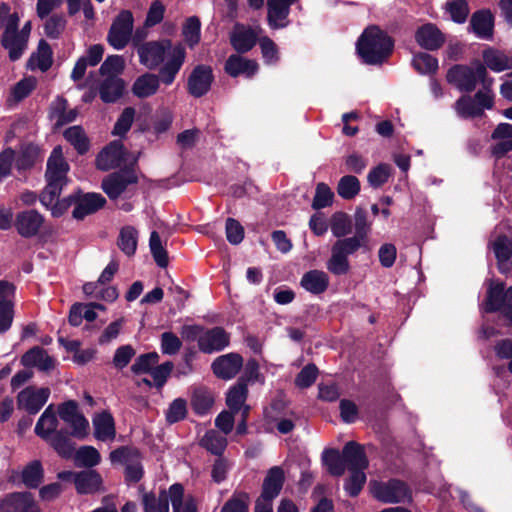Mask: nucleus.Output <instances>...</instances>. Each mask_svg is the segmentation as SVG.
<instances>
[{"instance_id": "nucleus-1", "label": "nucleus", "mask_w": 512, "mask_h": 512, "mask_svg": "<svg viewBox=\"0 0 512 512\" xmlns=\"http://www.w3.org/2000/svg\"><path fill=\"white\" fill-rule=\"evenodd\" d=\"M394 39L376 25L367 27L356 44V51L367 65H381L393 53Z\"/></svg>"}, {"instance_id": "nucleus-2", "label": "nucleus", "mask_w": 512, "mask_h": 512, "mask_svg": "<svg viewBox=\"0 0 512 512\" xmlns=\"http://www.w3.org/2000/svg\"><path fill=\"white\" fill-rule=\"evenodd\" d=\"M20 17L17 12L12 13L5 24L0 39L1 46L8 51L12 62L19 60L27 48L28 38L31 32V22L28 21L19 30Z\"/></svg>"}, {"instance_id": "nucleus-3", "label": "nucleus", "mask_w": 512, "mask_h": 512, "mask_svg": "<svg viewBox=\"0 0 512 512\" xmlns=\"http://www.w3.org/2000/svg\"><path fill=\"white\" fill-rule=\"evenodd\" d=\"M485 76V65L475 60L471 65L455 64L446 74V80L463 93L473 92L478 85V78Z\"/></svg>"}, {"instance_id": "nucleus-4", "label": "nucleus", "mask_w": 512, "mask_h": 512, "mask_svg": "<svg viewBox=\"0 0 512 512\" xmlns=\"http://www.w3.org/2000/svg\"><path fill=\"white\" fill-rule=\"evenodd\" d=\"M482 306L485 313L501 312L512 322V286L505 289L504 282L491 281Z\"/></svg>"}, {"instance_id": "nucleus-5", "label": "nucleus", "mask_w": 512, "mask_h": 512, "mask_svg": "<svg viewBox=\"0 0 512 512\" xmlns=\"http://www.w3.org/2000/svg\"><path fill=\"white\" fill-rule=\"evenodd\" d=\"M467 94L460 96L454 104V109L460 118H478L484 114L485 109L493 108L494 98L492 95L482 91H477L473 97Z\"/></svg>"}, {"instance_id": "nucleus-6", "label": "nucleus", "mask_w": 512, "mask_h": 512, "mask_svg": "<svg viewBox=\"0 0 512 512\" xmlns=\"http://www.w3.org/2000/svg\"><path fill=\"white\" fill-rule=\"evenodd\" d=\"M138 180L134 164H129L107 175L102 180L101 188L110 200H116L129 185L137 184Z\"/></svg>"}, {"instance_id": "nucleus-7", "label": "nucleus", "mask_w": 512, "mask_h": 512, "mask_svg": "<svg viewBox=\"0 0 512 512\" xmlns=\"http://www.w3.org/2000/svg\"><path fill=\"white\" fill-rule=\"evenodd\" d=\"M374 497L383 503H406L412 500V491L408 484L399 479L377 482L372 488Z\"/></svg>"}, {"instance_id": "nucleus-8", "label": "nucleus", "mask_w": 512, "mask_h": 512, "mask_svg": "<svg viewBox=\"0 0 512 512\" xmlns=\"http://www.w3.org/2000/svg\"><path fill=\"white\" fill-rule=\"evenodd\" d=\"M134 18L130 10H122L113 20L107 35L108 43L115 49H124L133 32Z\"/></svg>"}, {"instance_id": "nucleus-9", "label": "nucleus", "mask_w": 512, "mask_h": 512, "mask_svg": "<svg viewBox=\"0 0 512 512\" xmlns=\"http://www.w3.org/2000/svg\"><path fill=\"white\" fill-rule=\"evenodd\" d=\"M173 47L170 39L145 42L137 50L140 63L150 70L156 69Z\"/></svg>"}, {"instance_id": "nucleus-10", "label": "nucleus", "mask_w": 512, "mask_h": 512, "mask_svg": "<svg viewBox=\"0 0 512 512\" xmlns=\"http://www.w3.org/2000/svg\"><path fill=\"white\" fill-rule=\"evenodd\" d=\"M214 73L210 65H196L187 78V93L194 98H201L208 94L214 82Z\"/></svg>"}, {"instance_id": "nucleus-11", "label": "nucleus", "mask_w": 512, "mask_h": 512, "mask_svg": "<svg viewBox=\"0 0 512 512\" xmlns=\"http://www.w3.org/2000/svg\"><path fill=\"white\" fill-rule=\"evenodd\" d=\"M58 415L61 420L71 426L73 437L83 439L87 436L89 422L79 412V406L75 400L61 403L58 406Z\"/></svg>"}, {"instance_id": "nucleus-12", "label": "nucleus", "mask_w": 512, "mask_h": 512, "mask_svg": "<svg viewBox=\"0 0 512 512\" xmlns=\"http://www.w3.org/2000/svg\"><path fill=\"white\" fill-rule=\"evenodd\" d=\"M45 222V217L36 209H27L16 213L13 226L17 233L26 239L37 236Z\"/></svg>"}, {"instance_id": "nucleus-13", "label": "nucleus", "mask_w": 512, "mask_h": 512, "mask_svg": "<svg viewBox=\"0 0 512 512\" xmlns=\"http://www.w3.org/2000/svg\"><path fill=\"white\" fill-rule=\"evenodd\" d=\"M50 393L48 387L35 389L33 386H28L17 395L18 409H23L30 415H35L46 404Z\"/></svg>"}, {"instance_id": "nucleus-14", "label": "nucleus", "mask_w": 512, "mask_h": 512, "mask_svg": "<svg viewBox=\"0 0 512 512\" xmlns=\"http://www.w3.org/2000/svg\"><path fill=\"white\" fill-rule=\"evenodd\" d=\"M106 203L105 197L100 193H85L81 189H77L76 207H74L72 211V217L76 220H83L86 216L102 209Z\"/></svg>"}, {"instance_id": "nucleus-15", "label": "nucleus", "mask_w": 512, "mask_h": 512, "mask_svg": "<svg viewBox=\"0 0 512 512\" xmlns=\"http://www.w3.org/2000/svg\"><path fill=\"white\" fill-rule=\"evenodd\" d=\"M0 512H41L31 492H12L0 502Z\"/></svg>"}, {"instance_id": "nucleus-16", "label": "nucleus", "mask_w": 512, "mask_h": 512, "mask_svg": "<svg viewBox=\"0 0 512 512\" xmlns=\"http://www.w3.org/2000/svg\"><path fill=\"white\" fill-rule=\"evenodd\" d=\"M414 39L426 51H437L446 42L445 34L431 22L420 25L414 33Z\"/></svg>"}, {"instance_id": "nucleus-17", "label": "nucleus", "mask_w": 512, "mask_h": 512, "mask_svg": "<svg viewBox=\"0 0 512 512\" xmlns=\"http://www.w3.org/2000/svg\"><path fill=\"white\" fill-rule=\"evenodd\" d=\"M230 344V334L221 326L205 328L199 339V350L206 354L224 350Z\"/></svg>"}, {"instance_id": "nucleus-18", "label": "nucleus", "mask_w": 512, "mask_h": 512, "mask_svg": "<svg viewBox=\"0 0 512 512\" xmlns=\"http://www.w3.org/2000/svg\"><path fill=\"white\" fill-rule=\"evenodd\" d=\"M69 171L70 165L64 158L62 147L60 145L55 146L47 159L45 180L67 184Z\"/></svg>"}, {"instance_id": "nucleus-19", "label": "nucleus", "mask_w": 512, "mask_h": 512, "mask_svg": "<svg viewBox=\"0 0 512 512\" xmlns=\"http://www.w3.org/2000/svg\"><path fill=\"white\" fill-rule=\"evenodd\" d=\"M185 58L186 51L184 46L180 43L175 45L169 54L168 61L159 69V74L157 75L159 83L162 82L167 86L171 85L183 66Z\"/></svg>"}, {"instance_id": "nucleus-20", "label": "nucleus", "mask_w": 512, "mask_h": 512, "mask_svg": "<svg viewBox=\"0 0 512 512\" xmlns=\"http://www.w3.org/2000/svg\"><path fill=\"white\" fill-rule=\"evenodd\" d=\"M243 366V357L235 352L217 357L211 365L214 375L223 380L234 378Z\"/></svg>"}, {"instance_id": "nucleus-21", "label": "nucleus", "mask_w": 512, "mask_h": 512, "mask_svg": "<svg viewBox=\"0 0 512 512\" xmlns=\"http://www.w3.org/2000/svg\"><path fill=\"white\" fill-rule=\"evenodd\" d=\"M126 149L119 140L110 142L97 156V166L99 169L107 171L109 169L120 167L125 161Z\"/></svg>"}, {"instance_id": "nucleus-22", "label": "nucleus", "mask_w": 512, "mask_h": 512, "mask_svg": "<svg viewBox=\"0 0 512 512\" xmlns=\"http://www.w3.org/2000/svg\"><path fill=\"white\" fill-rule=\"evenodd\" d=\"M258 40L257 33L250 26L237 23L230 34V44L237 54H245L253 49Z\"/></svg>"}, {"instance_id": "nucleus-23", "label": "nucleus", "mask_w": 512, "mask_h": 512, "mask_svg": "<svg viewBox=\"0 0 512 512\" xmlns=\"http://www.w3.org/2000/svg\"><path fill=\"white\" fill-rule=\"evenodd\" d=\"M259 65L255 60L247 59L241 54L230 55L224 64V71L232 78L244 75L246 78H252L258 71Z\"/></svg>"}, {"instance_id": "nucleus-24", "label": "nucleus", "mask_w": 512, "mask_h": 512, "mask_svg": "<svg viewBox=\"0 0 512 512\" xmlns=\"http://www.w3.org/2000/svg\"><path fill=\"white\" fill-rule=\"evenodd\" d=\"M125 81L116 75H108L100 82L98 92L103 103L117 102L124 95Z\"/></svg>"}, {"instance_id": "nucleus-25", "label": "nucleus", "mask_w": 512, "mask_h": 512, "mask_svg": "<svg viewBox=\"0 0 512 512\" xmlns=\"http://www.w3.org/2000/svg\"><path fill=\"white\" fill-rule=\"evenodd\" d=\"M103 479L100 473L94 469H85L77 472L75 489L79 495H90L102 489Z\"/></svg>"}, {"instance_id": "nucleus-26", "label": "nucleus", "mask_w": 512, "mask_h": 512, "mask_svg": "<svg viewBox=\"0 0 512 512\" xmlns=\"http://www.w3.org/2000/svg\"><path fill=\"white\" fill-rule=\"evenodd\" d=\"M284 482L285 475L283 469L279 466L270 468L263 480L262 492L259 498L272 501L280 494Z\"/></svg>"}, {"instance_id": "nucleus-27", "label": "nucleus", "mask_w": 512, "mask_h": 512, "mask_svg": "<svg viewBox=\"0 0 512 512\" xmlns=\"http://www.w3.org/2000/svg\"><path fill=\"white\" fill-rule=\"evenodd\" d=\"M470 27L481 39H491L494 32V15L489 9L475 11L470 18Z\"/></svg>"}, {"instance_id": "nucleus-28", "label": "nucleus", "mask_w": 512, "mask_h": 512, "mask_svg": "<svg viewBox=\"0 0 512 512\" xmlns=\"http://www.w3.org/2000/svg\"><path fill=\"white\" fill-rule=\"evenodd\" d=\"M346 467L349 470L367 469L369 460L364 446L356 441H348L342 448Z\"/></svg>"}, {"instance_id": "nucleus-29", "label": "nucleus", "mask_w": 512, "mask_h": 512, "mask_svg": "<svg viewBox=\"0 0 512 512\" xmlns=\"http://www.w3.org/2000/svg\"><path fill=\"white\" fill-rule=\"evenodd\" d=\"M72 431L69 432L66 428H61L58 432L51 435V438L45 439L55 452L64 459H69L75 452V442L71 438Z\"/></svg>"}, {"instance_id": "nucleus-30", "label": "nucleus", "mask_w": 512, "mask_h": 512, "mask_svg": "<svg viewBox=\"0 0 512 512\" xmlns=\"http://www.w3.org/2000/svg\"><path fill=\"white\" fill-rule=\"evenodd\" d=\"M300 285L307 292L320 295L324 293L329 286V276L321 270L313 269L303 274Z\"/></svg>"}, {"instance_id": "nucleus-31", "label": "nucleus", "mask_w": 512, "mask_h": 512, "mask_svg": "<svg viewBox=\"0 0 512 512\" xmlns=\"http://www.w3.org/2000/svg\"><path fill=\"white\" fill-rule=\"evenodd\" d=\"M491 137L492 139H502V141L492 146V155L494 157L500 159L508 152L512 151V124H498L492 132Z\"/></svg>"}, {"instance_id": "nucleus-32", "label": "nucleus", "mask_w": 512, "mask_h": 512, "mask_svg": "<svg viewBox=\"0 0 512 512\" xmlns=\"http://www.w3.org/2000/svg\"><path fill=\"white\" fill-rule=\"evenodd\" d=\"M483 64L486 70L493 72H502L512 69V57L507 56L503 51L493 47H487L482 51Z\"/></svg>"}, {"instance_id": "nucleus-33", "label": "nucleus", "mask_w": 512, "mask_h": 512, "mask_svg": "<svg viewBox=\"0 0 512 512\" xmlns=\"http://www.w3.org/2000/svg\"><path fill=\"white\" fill-rule=\"evenodd\" d=\"M291 6L267 0V22L271 29H283L289 25Z\"/></svg>"}, {"instance_id": "nucleus-34", "label": "nucleus", "mask_w": 512, "mask_h": 512, "mask_svg": "<svg viewBox=\"0 0 512 512\" xmlns=\"http://www.w3.org/2000/svg\"><path fill=\"white\" fill-rule=\"evenodd\" d=\"M159 86V77L156 74L145 73L134 81L132 93L140 99H145L156 94Z\"/></svg>"}, {"instance_id": "nucleus-35", "label": "nucleus", "mask_w": 512, "mask_h": 512, "mask_svg": "<svg viewBox=\"0 0 512 512\" xmlns=\"http://www.w3.org/2000/svg\"><path fill=\"white\" fill-rule=\"evenodd\" d=\"M94 436L100 441L114 439L116 435L115 421L112 414L108 411L99 413L93 419Z\"/></svg>"}, {"instance_id": "nucleus-36", "label": "nucleus", "mask_w": 512, "mask_h": 512, "mask_svg": "<svg viewBox=\"0 0 512 512\" xmlns=\"http://www.w3.org/2000/svg\"><path fill=\"white\" fill-rule=\"evenodd\" d=\"M58 419L53 410V405H49L38 419L34 432L41 439H49L51 435L58 432Z\"/></svg>"}, {"instance_id": "nucleus-37", "label": "nucleus", "mask_w": 512, "mask_h": 512, "mask_svg": "<svg viewBox=\"0 0 512 512\" xmlns=\"http://www.w3.org/2000/svg\"><path fill=\"white\" fill-rule=\"evenodd\" d=\"M491 245L499 271L506 272L504 266L512 257V239L506 234H500L496 236Z\"/></svg>"}, {"instance_id": "nucleus-38", "label": "nucleus", "mask_w": 512, "mask_h": 512, "mask_svg": "<svg viewBox=\"0 0 512 512\" xmlns=\"http://www.w3.org/2000/svg\"><path fill=\"white\" fill-rule=\"evenodd\" d=\"M63 137L79 155H85L90 149V140L84 128L80 125L68 127L63 132Z\"/></svg>"}, {"instance_id": "nucleus-39", "label": "nucleus", "mask_w": 512, "mask_h": 512, "mask_svg": "<svg viewBox=\"0 0 512 512\" xmlns=\"http://www.w3.org/2000/svg\"><path fill=\"white\" fill-rule=\"evenodd\" d=\"M322 463L328 473L334 477L342 476L347 468L342 451L340 452L335 448H329L323 451Z\"/></svg>"}, {"instance_id": "nucleus-40", "label": "nucleus", "mask_w": 512, "mask_h": 512, "mask_svg": "<svg viewBox=\"0 0 512 512\" xmlns=\"http://www.w3.org/2000/svg\"><path fill=\"white\" fill-rule=\"evenodd\" d=\"M44 468L40 460H33L23 468L21 480L29 489L38 488L44 480Z\"/></svg>"}, {"instance_id": "nucleus-41", "label": "nucleus", "mask_w": 512, "mask_h": 512, "mask_svg": "<svg viewBox=\"0 0 512 512\" xmlns=\"http://www.w3.org/2000/svg\"><path fill=\"white\" fill-rule=\"evenodd\" d=\"M191 407L200 416L207 414L214 404L212 392L206 387H198L193 390L191 396Z\"/></svg>"}, {"instance_id": "nucleus-42", "label": "nucleus", "mask_w": 512, "mask_h": 512, "mask_svg": "<svg viewBox=\"0 0 512 512\" xmlns=\"http://www.w3.org/2000/svg\"><path fill=\"white\" fill-rule=\"evenodd\" d=\"M411 65L421 75L433 76L439 69L438 59L427 52L415 53Z\"/></svg>"}, {"instance_id": "nucleus-43", "label": "nucleus", "mask_w": 512, "mask_h": 512, "mask_svg": "<svg viewBox=\"0 0 512 512\" xmlns=\"http://www.w3.org/2000/svg\"><path fill=\"white\" fill-rule=\"evenodd\" d=\"M40 156V148L34 143L21 146L18 156H15V165L18 171H27L33 168Z\"/></svg>"}, {"instance_id": "nucleus-44", "label": "nucleus", "mask_w": 512, "mask_h": 512, "mask_svg": "<svg viewBox=\"0 0 512 512\" xmlns=\"http://www.w3.org/2000/svg\"><path fill=\"white\" fill-rule=\"evenodd\" d=\"M138 244V231L133 226H124L119 233L117 245L128 257L136 253Z\"/></svg>"}, {"instance_id": "nucleus-45", "label": "nucleus", "mask_w": 512, "mask_h": 512, "mask_svg": "<svg viewBox=\"0 0 512 512\" xmlns=\"http://www.w3.org/2000/svg\"><path fill=\"white\" fill-rule=\"evenodd\" d=\"M248 396V387L242 381H237L227 392L226 405L232 412L241 411Z\"/></svg>"}, {"instance_id": "nucleus-46", "label": "nucleus", "mask_w": 512, "mask_h": 512, "mask_svg": "<svg viewBox=\"0 0 512 512\" xmlns=\"http://www.w3.org/2000/svg\"><path fill=\"white\" fill-rule=\"evenodd\" d=\"M141 452L134 446H120L110 452V461L115 464L119 463L122 465L133 464L141 460Z\"/></svg>"}, {"instance_id": "nucleus-47", "label": "nucleus", "mask_w": 512, "mask_h": 512, "mask_svg": "<svg viewBox=\"0 0 512 512\" xmlns=\"http://www.w3.org/2000/svg\"><path fill=\"white\" fill-rule=\"evenodd\" d=\"M34 59H37V66L42 72H46L51 68L53 64V51L46 40L41 39L39 41L37 51L30 56L28 64L30 65Z\"/></svg>"}, {"instance_id": "nucleus-48", "label": "nucleus", "mask_w": 512, "mask_h": 512, "mask_svg": "<svg viewBox=\"0 0 512 512\" xmlns=\"http://www.w3.org/2000/svg\"><path fill=\"white\" fill-rule=\"evenodd\" d=\"M200 444L211 454L222 457L227 447V439L216 431L210 430L205 433Z\"/></svg>"}, {"instance_id": "nucleus-49", "label": "nucleus", "mask_w": 512, "mask_h": 512, "mask_svg": "<svg viewBox=\"0 0 512 512\" xmlns=\"http://www.w3.org/2000/svg\"><path fill=\"white\" fill-rule=\"evenodd\" d=\"M75 460L79 467L92 469L101 461V455L93 446H82L75 453Z\"/></svg>"}, {"instance_id": "nucleus-50", "label": "nucleus", "mask_w": 512, "mask_h": 512, "mask_svg": "<svg viewBox=\"0 0 512 512\" xmlns=\"http://www.w3.org/2000/svg\"><path fill=\"white\" fill-rule=\"evenodd\" d=\"M360 181L356 176L345 175L340 178L337 193L345 200L353 199L360 192Z\"/></svg>"}, {"instance_id": "nucleus-51", "label": "nucleus", "mask_w": 512, "mask_h": 512, "mask_svg": "<svg viewBox=\"0 0 512 512\" xmlns=\"http://www.w3.org/2000/svg\"><path fill=\"white\" fill-rule=\"evenodd\" d=\"M150 251L154 261L160 268H166L169 264V257L166 249L161 243L160 235L157 231H152L149 239Z\"/></svg>"}, {"instance_id": "nucleus-52", "label": "nucleus", "mask_w": 512, "mask_h": 512, "mask_svg": "<svg viewBox=\"0 0 512 512\" xmlns=\"http://www.w3.org/2000/svg\"><path fill=\"white\" fill-rule=\"evenodd\" d=\"M159 361L157 352H148L139 355L131 365V372L135 375L149 374L155 364Z\"/></svg>"}, {"instance_id": "nucleus-53", "label": "nucleus", "mask_w": 512, "mask_h": 512, "mask_svg": "<svg viewBox=\"0 0 512 512\" xmlns=\"http://www.w3.org/2000/svg\"><path fill=\"white\" fill-rule=\"evenodd\" d=\"M365 469L349 470L350 476L344 483V489L350 497H357L366 483Z\"/></svg>"}, {"instance_id": "nucleus-54", "label": "nucleus", "mask_w": 512, "mask_h": 512, "mask_svg": "<svg viewBox=\"0 0 512 512\" xmlns=\"http://www.w3.org/2000/svg\"><path fill=\"white\" fill-rule=\"evenodd\" d=\"M327 269L330 273L336 276L347 274L350 270L348 257L340 253L332 246L331 257L327 261Z\"/></svg>"}, {"instance_id": "nucleus-55", "label": "nucleus", "mask_w": 512, "mask_h": 512, "mask_svg": "<svg viewBox=\"0 0 512 512\" xmlns=\"http://www.w3.org/2000/svg\"><path fill=\"white\" fill-rule=\"evenodd\" d=\"M183 36L187 45L193 48L200 41L201 22L197 16H191L186 19L183 26Z\"/></svg>"}, {"instance_id": "nucleus-56", "label": "nucleus", "mask_w": 512, "mask_h": 512, "mask_svg": "<svg viewBox=\"0 0 512 512\" xmlns=\"http://www.w3.org/2000/svg\"><path fill=\"white\" fill-rule=\"evenodd\" d=\"M331 231L337 238L350 234L352 231L350 217L344 212H335L331 218Z\"/></svg>"}, {"instance_id": "nucleus-57", "label": "nucleus", "mask_w": 512, "mask_h": 512, "mask_svg": "<svg viewBox=\"0 0 512 512\" xmlns=\"http://www.w3.org/2000/svg\"><path fill=\"white\" fill-rule=\"evenodd\" d=\"M334 199V193L330 189V187L324 183L320 182L316 185L315 195L312 201V208L315 210H320L332 205Z\"/></svg>"}, {"instance_id": "nucleus-58", "label": "nucleus", "mask_w": 512, "mask_h": 512, "mask_svg": "<svg viewBox=\"0 0 512 512\" xmlns=\"http://www.w3.org/2000/svg\"><path fill=\"white\" fill-rule=\"evenodd\" d=\"M135 113L136 111L133 107L124 108L114 124L112 134L114 136L124 137L133 124Z\"/></svg>"}, {"instance_id": "nucleus-59", "label": "nucleus", "mask_w": 512, "mask_h": 512, "mask_svg": "<svg viewBox=\"0 0 512 512\" xmlns=\"http://www.w3.org/2000/svg\"><path fill=\"white\" fill-rule=\"evenodd\" d=\"M220 512H249V495L246 492H235L222 506Z\"/></svg>"}, {"instance_id": "nucleus-60", "label": "nucleus", "mask_w": 512, "mask_h": 512, "mask_svg": "<svg viewBox=\"0 0 512 512\" xmlns=\"http://www.w3.org/2000/svg\"><path fill=\"white\" fill-rule=\"evenodd\" d=\"M318 373L319 370L314 363L305 365L296 375L295 385L300 389L311 387L315 383Z\"/></svg>"}, {"instance_id": "nucleus-61", "label": "nucleus", "mask_w": 512, "mask_h": 512, "mask_svg": "<svg viewBox=\"0 0 512 512\" xmlns=\"http://www.w3.org/2000/svg\"><path fill=\"white\" fill-rule=\"evenodd\" d=\"M367 240L354 235L353 237L338 239L334 244L333 247L338 250L340 253L348 257L349 255L354 254L359 250L360 247H362Z\"/></svg>"}, {"instance_id": "nucleus-62", "label": "nucleus", "mask_w": 512, "mask_h": 512, "mask_svg": "<svg viewBox=\"0 0 512 512\" xmlns=\"http://www.w3.org/2000/svg\"><path fill=\"white\" fill-rule=\"evenodd\" d=\"M67 21L61 14L51 15L44 24L45 35L50 39H58L66 27Z\"/></svg>"}, {"instance_id": "nucleus-63", "label": "nucleus", "mask_w": 512, "mask_h": 512, "mask_svg": "<svg viewBox=\"0 0 512 512\" xmlns=\"http://www.w3.org/2000/svg\"><path fill=\"white\" fill-rule=\"evenodd\" d=\"M125 63L124 59L120 55H109L99 68V72L102 76L108 77V75L118 76L124 70Z\"/></svg>"}, {"instance_id": "nucleus-64", "label": "nucleus", "mask_w": 512, "mask_h": 512, "mask_svg": "<svg viewBox=\"0 0 512 512\" xmlns=\"http://www.w3.org/2000/svg\"><path fill=\"white\" fill-rule=\"evenodd\" d=\"M187 416V402L183 398H176L171 402L166 412V421L170 424L182 421Z\"/></svg>"}]
</instances>
